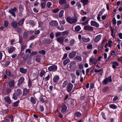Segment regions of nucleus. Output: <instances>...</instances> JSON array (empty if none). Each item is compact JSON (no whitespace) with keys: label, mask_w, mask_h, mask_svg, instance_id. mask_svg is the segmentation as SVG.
I'll list each match as a JSON object with an SVG mask.
<instances>
[{"label":"nucleus","mask_w":122,"mask_h":122,"mask_svg":"<svg viewBox=\"0 0 122 122\" xmlns=\"http://www.w3.org/2000/svg\"><path fill=\"white\" fill-rule=\"evenodd\" d=\"M69 33V32L67 31H64L62 32V35L63 36H64L66 35H68Z\"/></svg>","instance_id":"40"},{"label":"nucleus","mask_w":122,"mask_h":122,"mask_svg":"<svg viewBox=\"0 0 122 122\" xmlns=\"http://www.w3.org/2000/svg\"><path fill=\"white\" fill-rule=\"evenodd\" d=\"M30 25L32 26H34L35 24V23L33 21H31L30 22Z\"/></svg>","instance_id":"50"},{"label":"nucleus","mask_w":122,"mask_h":122,"mask_svg":"<svg viewBox=\"0 0 122 122\" xmlns=\"http://www.w3.org/2000/svg\"><path fill=\"white\" fill-rule=\"evenodd\" d=\"M64 12V11L63 10H61L60 11L59 15L60 17H62L63 16V15Z\"/></svg>","instance_id":"31"},{"label":"nucleus","mask_w":122,"mask_h":122,"mask_svg":"<svg viewBox=\"0 0 122 122\" xmlns=\"http://www.w3.org/2000/svg\"><path fill=\"white\" fill-rule=\"evenodd\" d=\"M24 19L23 18L21 19L19 22L18 24L20 25H22L23 23Z\"/></svg>","instance_id":"32"},{"label":"nucleus","mask_w":122,"mask_h":122,"mask_svg":"<svg viewBox=\"0 0 122 122\" xmlns=\"http://www.w3.org/2000/svg\"><path fill=\"white\" fill-rule=\"evenodd\" d=\"M19 102L20 101H18L15 102L14 103V107L17 106L19 104Z\"/></svg>","instance_id":"44"},{"label":"nucleus","mask_w":122,"mask_h":122,"mask_svg":"<svg viewBox=\"0 0 122 122\" xmlns=\"http://www.w3.org/2000/svg\"><path fill=\"white\" fill-rule=\"evenodd\" d=\"M29 90L26 88H25L24 89L23 93V96L25 97H28L29 95Z\"/></svg>","instance_id":"7"},{"label":"nucleus","mask_w":122,"mask_h":122,"mask_svg":"<svg viewBox=\"0 0 122 122\" xmlns=\"http://www.w3.org/2000/svg\"><path fill=\"white\" fill-rule=\"evenodd\" d=\"M102 37V35H97L95 38L94 41L95 42H98L101 39Z\"/></svg>","instance_id":"9"},{"label":"nucleus","mask_w":122,"mask_h":122,"mask_svg":"<svg viewBox=\"0 0 122 122\" xmlns=\"http://www.w3.org/2000/svg\"><path fill=\"white\" fill-rule=\"evenodd\" d=\"M71 104L74 105L75 103V100L73 99H71Z\"/></svg>","instance_id":"64"},{"label":"nucleus","mask_w":122,"mask_h":122,"mask_svg":"<svg viewBox=\"0 0 122 122\" xmlns=\"http://www.w3.org/2000/svg\"><path fill=\"white\" fill-rule=\"evenodd\" d=\"M28 36L27 33L26 32H24L23 33V37L24 39L27 38Z\"/></svg>","instance_id":"37"},{"label":"nucleus","mask_w":122,"mask_h":122,"mask_svg":"<svg viewBox=\"0 0 122 122\" xmlns=\"http://www.w3.org/2000/svg\"><path fill=\"white\" fill-rule=\"evenodd\" d=\"M61 34V32H56L55 33V36L56 37H58L60 36Z\"/></svg>","instance_id":"38"},{"label":"nucleus","mask_w":122,"mask_h":122,"mask_svg":"<svg viewBox=\"0 0 122 122\" xmlns=\"http://www.w3.org/2000/svg\"><path fill=\"white\" fill-rule=\"evenodd\" d=\"M70 61L69 59H67L63 61V64L64 65H66Z\"/></svg>","instance_id":"29"},{"label":"nucleus","mask_w":122,"mask_h":122,"mask_svg":"<svg viewBox=\"0 0 122 122\" xmlns=\"http://www.w3.org/2000/svg\"><path fill=\"white\" fill-rule=\"evenodd\" d=\"M71 74L72 77V79H76L75 75L74 73H71Z\"/></svg>","instance_id":"55"},{"label":"nucleus","mask_w":122,"mask_h":122,"mask_svg":"<svg viewBox=\"0 0 122 122\" xmlns=\"http://www.w3.org/2000/svg\"><path fill=\"white\" fill-rule=\"evenodd\" d=\"M102 69H100L99 70H98L96 69H95L94 70V71L96 72H101V71H102Z\"/></svg>","instance_id":"52"},{"label":"nucleus","mask_w":122,"mask_h":122,"mask_svg":"<svg viewBox=\"0 0 122 122\" xmlns=\"http://www.w3.org/2000/svg\"><path fill=\"white\" fill-rule=\"evenodd\" d=\"M12 98L14 100H16L17 99V97L16 94L15 93H14L13 95Z\"/></svg>","instance_id":"42"},{"label":"nucleus","mask_w":122,"mask_h":122,"mask_svg":"<svg viewBox=\"0 0 122 122\" xmlns=\"http://www.w3.org/2000/svg\"><path fill=\"white\" fill-rule=\"evenodd\" d=\"M69 67L70 69L72 70L76 69L77 67L75 62L73 61L70 64Z\"/></svg>","instance_id":"2"},{"label":"nucleus","mask_w":122,"mask_h":122,"mask_svg":"<svg viewBox=\"0 0 122 122\" xmlns=\"http://www.w3.org/2000/svg\"><path fill=\"white\" fill-rule=\"evenodd\" d=\"M51 2H47V5L48 8H50L51 7Z\"/></svg>","instance_id":"58"},{"label":"nucleus","mask_w":122,"mask_h":122,"mask_svg":"<svg viewBox=\"0 0 122 122\" xmlns=\"http://www.w3.org/2000/svg\"><path fill=\"white\" fill-rule=\"evenodd\" d=\"M15 83L14 80H12L10 81L9 82L8 86L10 88L14 87L15 86Z\"/></svg>","instance_id":"8"},{"label":"nucleus","mask_w":122,"mask_h":122,"mask_svg":"<svg viewBox=\"0 0 122 122\" xmlns=\"http://www.w3.org/2000/svg\"><path fill=\"white\" fill-rule=\"evenodd\" d=\"M9 24L8 22L7 21H4V26L5 27H6Z\"/></svg>","instance_id":"49"},{"label":"nucleus","mask_w":122,"mask_h":122,"mask_svg":"<svg viewBox=\"0 0 122 122\" xmlns=\"http://www.w3.org/2000/svg\"><path fill=\"white\" fill-rule=\"evenodd\" d=\"M60 23L61 24H64L65 23V20H61L60 21Z\"/></svg>","instance_id":"60"},{"label":"nucleus","mask_w":122,"mask_h":122,"mask_svg":"<svg viewBox=\"0 0 122 122\" xmlns=\"http://www.w3.org/2000/svg\"><path fill=\"white\" fill-rule=\"evenodd\" d=\"M24 80V78L23 77H21L19 80V82L20 83H23Z\"/></svg>","instance_id":"34"},{"label":"nucleus","mask_w":122,"mask_h":122,"mask_svg":"<svg viewBox=\"0 0 122 122\" xmlns=\"http://www.w3.org/2000/svg\"><path fill=\"white\" fill-rule=\"evenodd\" d=\"M84 29L86 30L90 31H92L93 30V28L92 27L87 26H86L84 27Z\"/></svg>","instance_id":"18"},{"label":"nucleus","mask_w":122,"mask_h":122,"mask_svg":"<svg viewBox=\"0 0 122 122\" xmlns=\"http://www.w3.org/2000/svg\"><path fill=\"white\" fill-rule=\"evenodd\" d=\"M76 116L77 117H79L81 115V113L79 112H77L75 114Z\"/></svg>","instance_id":"45"},{"label":"nucleus","mask_w":122,"mask_h":122,"mask_svg":"<svg viewBox=\"0 0 122 122\" xmlns=\"http://www.w3.org/2000/svg\"><path fill=\"white\" fill-rule=\"evenodd\" d=\"M9 12L14 17L16 15L15 13L14 12V11L12 10L11 9L9 10Z\"/></svg>","instance_id":"35"},{"label":"nucleus","mask_w":122,"mask_h":122,"mask_svg":"<svg viewBox=\"0 0 122 122\" xmlns=\"http://www.w3.org/2000/svg\"><path fill=\"white\" fill-rule=\"evenodd\" d=\"M20 71L21 73L25 74L27 70L26 69L21 68L20 69Z\"/></svg>","instance_id":"22"},{"label":"nucleus","mask_w":122,"mask_h":122,"mask_svg":"<svg viewBox=\"0 0 122 122\" xmlns=\"http://www.w3.org/2000/svg\"><path fill=\"white\" fill-rule=\"evenodd\" d=\"M22 93V92L20 89H17L16 91V94L17 96H18L20 95Z\"/></svg>","instance_id":"19"},{"label":"nucleus","mask_w":122,"mask_h":122,"mask_svg":"<svg viewBox=\"0 0 122 122\" xmlns=\"http://www.w3.org/2000/svg\"><path fill=\"white\" fill-rule=\"evenodd\" d=\"M50 38L51 39H53L54 37V34L52 32H51L50 34Z\"/></svg>","instance_id":"56"},{"label":"nucleus","mask_w":122,"mask_h":122,"mask_svg":"<svg viewBox=\"0 0 122 122\" xmlns=\"http://www.w3.org/2000/svg\"><path fill=\"white\" fill-rule=\"evenodd\" d=\"M5 73L6 75L9 76L11 75V73L10 71L9 70H6L5 71Z\"/></svg>","instance_id":"39"},{"label":"nucleus","mask_w":122,"mask_h":122,"mask_svg":"<svg viewBox=\"0 0 122 122\" xmlns=\"http://www.w3.org/2000/svg\"><path fill=\"white\" fill-rule=\"evenodd\" d=\"M67 81H66L63 83L62 87L63 88L65 87H66L67 84Z\"/></svg>","instance_id":"46"},{"label":"nucleus","mask_w":122,"mask_h":122,"mask_svg":"<svg viewBox=\"0 0 122 122\" xmlns=\"http://www.w3.org/2000/svg\"><path fill=\"white\" fill-rule=\"evenodd\" d=\"M83 65L82 64H80L79 65V68L81 69H82L83 68Z\"/></svg>","instance_id":"62"},{"label":"nucleus","mask_w":122,"mask_h":122,"mask_svg":"<svg viewBox=\"0 0 122 122\" xmlns=\"http://www.w3.org/2000/svg\"><path fill=\"white\" fill-rule=\"evenodd\" d=\"M67 20L69 23L71 24L75 23L77 21V19L76 16L73 17H67Z\"/></svg>","instance_id":"1"},{"label":"nucleus","mask_w":122,"mask_h":122,"mask_svg":"<svg viewBox=\"0 0 122 122\" xmlns=\"http://www.w3.org/2000/svg\"><path fill=\"white\" fill-rule=\"evenodd\" d=\"M93 45L92 44H90L88 45L87 48L88 49H91L92 48Z\"/></svg>","instance_id":"48"},{"label":"nucleus","mask_w":122,"mask_h":122,"mask_svg":"<svg viewBox=\"0 0 122 122\" xmlns=\"http://www.w3.org/2000/svg\"><path fill=\"white\" fill-rule=\"evenodd\" d=\"M90 41V39L89 38H84V42H89Z\"/></svg>","instance_id":"59"},{"label":"nucleus","mask_w":122,"mask_h":122,"mask_svg":"<svg viewBox=\"0 0 122 122\" xmlns=\"http://www.w3.org/2000/svg\"><path fill=\"white\" fill-rule=\"evenodd\" d=\"M15 50V48L13 47H10L8 48L7 51L9 54L13 52Z\"/></svg>","instance_id":"13"},{"label":"nucleus","mask_w":122,"mask_h":122,"mask_svg":"<svg viewBox=\"0 0 122 122\" xmlns=\"http://www.w3.org/2000/svg\"><path fill=\"white\" fill-rule=\"evenodd\" d=\"M39 53L41 54L42 55H44L45 53V51L44 50H42L39 52Z\"/></svg>","instance_id":"51"},{"label":"nucleus","mask_w":122,"mask_h":122,"mask_svg":"<svg viewBox=\"0 0 122 122\" xmlns=\"http://www.w3.org/2000/svg\"><path fill=\"white\" fill-rule=\"evenodd\" d=\"M5 102L7 103L10 104L11 103V101L9 97L8 96H6L5 97Z\"/></svg>","instance_id":"17"},{"label":"nucleus","mask_w":122,"mask_h":122,"mask_svg":"<svg viewBox=\"0 0 122 122\" xmlns=\"http://www.w3.org/2000/svg\"><path fill=\"white\" fill-rule=\"evenodd\" d=\"M109 107L111 108L114 109H116L117 107V106L113 104L110 105Z\"/></svg>","instance_id":"27"},{"label":"nucleus","mask_w":122,"mask_h":122,"mask_svg":"<svg viewBox=\"0 0 122 122\" xmlns=\"http://www.w3.org/2000/svg\"><path fill=\"white\" fill-rule=\"evenodd\" d=\"M50 78V76L49 75H48V76L46 77L45 78V81H47L49 80Z\"/></svg>","instance_id":"63"},{"label":"nucleus","mask_w":122,"mask_h":122,"mask_svg":"<svg viewBox=\"0 0 122 122\" xmlns=\"http://www.w3.org/2000/svg\"><path fill=\"white\" fill-rule=\"evenodd\" d=\"M45 71L44 70H43L41 71L40 74V76L41 77H42L45 73Z\"/></svg>","instance_id":"36"},{"label":"nucleus","mask_w":122,"mask_h":122,"mask_svg":"<svg viewBox=\"0 0 122 122\" xmlns=\"http://www.w3.org/2000/svg\"><path fill=\"white\" fill-rule=\"evenodd\" d=\"M111 32H112V36H113V37H114V35H115V33L114 32V30L113 29H112L111 30Z\"/></svg>","instance_id":"61"},{"label":"nucleus","mask_w":122,"mask_h":122,"mask_svg":"<svg viewBox=\"0 0 122 122\" xmlns=\"http://www.w3.org/2000/svg\"><path fill=\"white\" fill-rule=\"evenodd\" d=\"M59 79V76L58 75H56L54 77L53 80L54 82L56 83L58 81Z\"/></svg>","instance_id":"16"},{"label":"nucleus","mask_w":122,"mask_h":122,"mask_svg":"<svg viewBox=\"0 0 122 122\" xmlns=\"http://www.w3.org/2000/svg\"><path fill=\"white\" fill-rule=\"evenodd\" d=\"M73 87V85L71 83L68 84L67 87V91L69 92H70L72 90Z\"/></svg>","instance_id":"6"},{"label":"nucleus","mask_w":122,"mask_h":122,"mask_svg":"<svg viewBox=\"0 0 122 122\" xmlns=\"http://www.w3.org/2000/svg\"><path fill=\"white\" fill-rule=\"evenodd\" d=\"M76 6L77 7L78 9L80 8L81 6V5L79 3H76Z\"/></svg>","instance_id":"54"},{"label":"nucleus","mask_w":122,"mask_h":122,"mask_svg":"<svg viewBox=\"0 0 122 122\" xmlns=\"http://www.w3.org/2000/svg\"><path fill=\"white\" fill-rule=\"evenodd\" d=\"M57 29L61 30H64V27L62 26H61V27L60 26H58L57 27Z\"/></svg>","instance_id":"53"},{"label":"nucleus","mask_w":122,"mask_h":122,"mask_svg":"<svg viewBox=\"0 0 122 122\" xmlns=\"http://www.w3.org/2000/svg\"><path fill=\"white\" fill-rule=\"evenodd\" d=\"M112 80L111 78V76H110L108 78H106L104 80L103 82V84L105 85H106L108 82H111Z\"/></svg>","instance_id":"4"},{"label":"nucleus","mask_w":122,"mask_h":122,"mask_svg":"<svg viewBox=\"0 0 122 122\" xmlns=\"http://www.w3.org/2000/svg\"><path fill=\"white\" fill-rule=\"evenodd\" d=\"M74 58L76 61L78 62L81 61L82 60L80 56H76Z\"/></svg>","instance_id":"20"},{"label":"nucleus","mask_w":122,"mask_h":122,"mask_svg":"<svg viewBox=\"0 0 122 122\" xmlns=\"http://www.w3.org/2000/svg\"><path fill=\"white\" fill-rule=\"evenodd\" d=\"M91 25L95 26L97 27H98L99 26V25L96 22L92 20L91 21Z\"/></svg>","instance_id":"11"},{"label":"nucleus","mask_w":122,"mask_h":122,"mask_svg":"<svg viewBox=\"0 0 122 122\" xmlns=\"http://www.w3.org/2000/svg\"><path fill=\"white\" fill-rule=\"evenodd\" d=\"M76 42L75 41V40L72 39L70 41V45L71 46H72L74 45L76 43Z\"/></svg>","instance_id":"21"},{"label":"nucleus","mask_w":122,"mask_h":122,"mask_svg":"<svg viewBox=\"0 0 122 122\" xmlns=\"http://www.w3.org/2000/svg\"><path fill=\"white\" fill-rule=\"evenodd\" d=\"M66 2V0H59V3L61 5L64 4Z\"/></svg>","instance_id":"28"},{"label":"nucleus","mask_w":122,"mask_h":122,"mask_svg":"<svg viewBox=\"0 0 122 122\" xmlns=\"http://www.w3.org/2000/svg\"><path fill=\"white\" fill-rule=\"evenodd\" d=\"M56 40L57 42L63 45L64 44V38L62 36H60L57 38Z\"/></svg>","instance_id":"5"},{"label":"nucleus","mask_w":122,"mask_h":122,"mask_svg":"<svg viewBox=\"0 0 122 122\" xmlns=\"http://www.w3.org/2000/svg\"><path fill=\"white\" fill-rule=\"evenodd\" d=\"M67 56V53H65L63 57L62 58V60H64L66 58Z\"/></svg>","instance_id":"57"},{"label":"nucleus","mask_w":122,"mask_h":122,"mask_svg":"<svg viewBox=\"0 0 122 122\" xmlns=\"http://www.w3.org/2000/svg\"><path fill=\"white\" fill-rule=\"evenodd\" d=\"M48 69L50 71H55L57 70V67L56 65H52L49 66Z\"/></svg>","instance_id":"3"},{"label":"nucleus","mask_w":122,"mask_h":122,"mask_svg":"<svg viewBox=\"0 0 122 122\" xmlns=\"http://www.w3.org/2000/svg\"><path fill=\"white\" fill-rule=\"evenodd\" d=\"M70 6L69 4H66L64 5V9L66 10L68 8H69Z\"/></svg>","instance_id":"41"},{"label":"nucleus","mask_w":122,"mask_h":122,"mask_svg":"<svg viewBox=\"0 0 122 122\" xmlns=\"http://www.w3.org/2000/svg\"><path fill=\"white\" fill-rule=\"evenodd\" d=\"M36 99L35 97H31L30 98V102L34 104L36 103Z\"/></svg>","instance_id":"23"},{"label":"nucleus","mask_w":122,"mask_h":122,"mask_svg":"<svg viewBox=\"0 0 122 122\" xmlns=\"http://www.w3.org/2000/svg\"><path fill=\"white\" fill-rule=\"evenodd\" d=\"M112 67L114 68H115L116 66H118L119 65L118 63L116 62H112Z\"/></svg>","instance_id":"26"},{"label":"nucleus","mask_w":122,"mask_h":122,"mask_svg":"<svg viewBox=\"0 0 122 122\" xmlns=\"http://www.w3.org/2000/svg\"><path fill=\"white\" fill-rule=\"evenodd\" d=\"M76 52L75 51H73L70 52L68 55L70 58H72L75 57L76 55Z\"/></svg>","instance_id":"12"},{"label":"nucleus","mask_w":122,"mask_h":122,"mask_svg":"<svg viewBox=\"0 0 122 122\" xmlns=\"http://www.w3.org/2000/svg\"><path fill=\"white\" fill-rule=\"evenodd\" d=\"M112 41H108V43L105 45L104 46L105 47L107 48V47H111L112 46Z\"/></svg>","instance_id":"15"},{"label":"nucleus","mask_w":122,"mask_h":122,"mask_svg":"<svg viewBox=\"0 0 122 122\" xmlns=\"http://www.w3.org/2000/svg\"><path fill=\"white\" fill-rule=\"evenodd\" d=\"M50 25L52 26H56L58 25V23L56 21L53 20L50 22Z\"/></svg>","instance_id":"14"},{"label":"nucleus","mask_w":122,"mask_h":122,"mask_svg":"<svg viewBox=\"0 0 122 122\" xmlns=\"http://www.w3.org/2000/svg\"><path fill=\"white\" fill-rule=\"evenodd\" d=\"M61 111L62 113H64L66 111L67 109V107L65 104L63 105L61 107Z\"/></svg>","instance_id":"10"},{"label":"nucleus","mask_w":122,"mask_h":122,"mask_svg":"<svg viewBox=\"0 0 122 122\" xmlns=\"http://www.w3.org/2000/svg\"><path fill=\"white\" fill-rule=\"evenodd\" d=\"M41 58L40 56H36L35 57V60L37 62H39L41 60Z\"/></svg>","instance_id":"24"},{"label":"nucleus","mask_w":122,"mask_h":122,"mask_svg":"<svg viewBox=\"0 0 122 122\" xmlns=\"http://www.w3.org/2000/svg\"><path fill=\"white\" fill-rule=\"evenodd\" d=\"M59 10V8H57L52 10V11L54 13H56Z\"/></svg>","instance_id":"43"},{"label":"nucleus","mask_w":122,"mask_h":122,"mask_svg":"<svg viewBox=\"0 0 122 122\" xmlns=\"http://www.w3.org/2000/svg\"><path fill=\"white\" fill-rule=\"evenodd\" d=\"M26 47V45H23L21 46V51H22L24 50V49Z\"/></svg>","instance_id":"47"},{"label":"nucleus","mask_w":122,"mask_h":122,"mask_svg":"<svg viewBox=\"0 0 122 122\" xmlns=\"http://www.w3.org/2000/svg\"><path fill=\"white\" fill-rule=\"evenodd\" d=\"M17 23L15 21H13L12 22L11 24V25L13 27L15 28L17 26Z\"/></svg>","instance_id":"25"},{"label":"nucleus","mask_w":122,"mask_h":122,"mask_svg":"<svg viewBox=\"0 0 122 122\" xmlns=\"http://www.w3.org/2000/svg\"><path fill=\"white\" fill-rule=\"evenodd\" d=\"M75 30L76 31H79L81 30V28L80 26L78 25L76 27Z\"/></svg>","instance_id":"33"},{"label":"nucleus","mask_w":122,"mask_h":122,"mask_svg":"<svg viewBox=\"0 0 122 122\" xmlns=\"http://www.w3.org/2000/svg\"><path fill=\"white\" fill-rule=\"evenodd\" d=\"M45 3L43 2H41V7L42 9H44L45 7Z\"/></svg>","instance_id":"30"}]
</instances>
